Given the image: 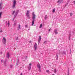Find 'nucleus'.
<instances>
[{
	"label": "nucleus",
	"instance_id": "22",
	"mask_svg": "<svg viewBox=\"0 0 75 75\" xmlns=\"http://www.w3.org/2000/svg\"><path fill=\"white\" fill-rule=\"evenodd\" d=\"M15 13V11H13V12L12 13V14H14Z\"/></svg>",
	"mask_w": 75,
	"mask_h": 75
},
{
	"label": "nucleus",
	"instance_id": "11",
	"mask_svg": "<svg viewBox=\"0 0 75 75\" xmlns=\"http://www.w3.org/2000/svg\"><path fill=\"white\" fill-rule=\"evenodd\" d=\"M55 8H54V9H53L52 12V13H55Z\"/></svg>",
	"mask_w": 75,
	"mask_h": 75
},
{
	"label": "nucleus",
	"instance_id": "1",
	"mask_svg": "<svg viewBox=\"0 0 75 75\" xmlns=\"http://www.w3.org/2000/svg\"><path fill=\"white\" fill-rule=\"evenodd\" d=\"M32 25L33 26L34 24V21H35V16H36L34 14V12H33L32 14Z\"/></svg>",
	"mask_w": 75,
	"mask_h": 75
},
{
	"label": "nucleus",
	"instance_id": "41",
	"mask_svg": "<svg viewBox=\"0 0 75 75\" xmlns=\"http://www.w3.org/2000/svg\"><path fill=\"white\" fill-rule=\"evenodd\" d=\"M67 4H68V2H67Z\"/></svg>",
	"mask_w": 75,
	"mask_h": 75
},
{
	"label": "nucleus",
	"instance_id": "26",
	"mask_svg": "<svg viewBox=\"0 0 75 75\" xmlns=\"http://www.w3.org/2000/svg\"><path fill=\"white\" fill-rule=\"evenodd\" d=\"M39 71H40V72H41V68H39Z\"/></svg>",
	"mask_w": 75,
	"mask_h": 75
},
{
	"label": "nucleus",
	"instance_id": "10",
	"mask_svg": "<svg viewBox=\"0 0 75 75\" xmlns=\"http://www.w3.org/2000/svg\"><path fill=\"white\" fill-rule=\"evenodd\" d=\"M6 57H7V58H9V57H10V55L9 54V53H7Z\"/></svg>",
	"mask_w": 75,
	"mask_h": 75
},
{
	"label": "nucleus",
	"instance_id": "38",
	"mask_svg": "<svg viewBox=\"0 0 75 75\" xmlns=\"http://www.w3.org/2000/svg\"><path fill=\"white\" fill-rule=\"evenodd\" d=\"M19 28H20V25H19Z\"/></svg>",
	"mask_w": 75,
	"mask_h": 75
},
{
	"label": "nucleus",
	"instance_id": "14",
	"mask_svg": "<svg viewBox=\"0 0 75 75\" xmlns=\"http://www.w3.org/2000/svg\"><path fill=\"white\" fill-rule=\"evenodd\" d=\"M42 24H41L40 25L39 28H41L42 27Z\"/></svg>",
	"mask_w": 75,
	"mask_h": 75
},
{
	"label": "nucleus",
	"instance_id": "35",
	"mask_svg": "<svg viewBox=\"0 0 75 75\" xmlns=\"http://www.w3.org/2000/svg\"><path fill=\"white\" fill-rule=\"evenodd\" d=\"M30 43H31V41H30L29 42Z\"/></svg>",
	"mask_w": 75,
	"mask_h": 75
},
{
	"label": "nucleus",
	"instance_id": "33",
	"mask_svg": "<svg viewBox=\"0 0 75 75\" xmlns=\"http://www.w3.org/2000/svg\"><path fill=\"white\" fill-rule=\"evenodd\" d=\"M70 38H71L70 37V36H69V40H70Z\"/></svg>",
	"mask_w": 75,
	"mask_h": 75
},
{
	"label": "nucleus",
	"instance_id": "25",
	"mask_svg": "<svg viewBox=\"0 0 75 75\" xmlns=\"http://www.w3.org/2000/svg\"><path fill=\"white\" fill-rule=\"evenodd\" d=\"M8 27H9V26H10V23H8Z\"/></svg>",
	"mask_w": 75,
	"mask_h": 75
},
{
	"label": "nucleus",
	"instance_id": "5",
	"mask_svg": "<svg viewBox=\"0 0 75 75\" xmlns=\"http://www.w3.org/2000/svg\"><path fill=\"white\" fill-rule=\"evenodd\" d=\"M31 63H30L29 65V67H28V69L29 70H30V69H31Z\"/></svg>",
	"mask_w": 75,
	"mask_h": 75
},
{
	"label": "nucleus",
	"instance_id": "2",
	"mask_svg": "<svg viewBox=\"0 0 75 75\" xmlns=\"http://www.w3.org/2000/svg\"><path fill=\"white\" fill-rule=\"evenodd\" d=\"M16 4V0H14L13 1V5L12 6L13 8H15Z\"/></svg>",
	"mask_w": 75,
	"mask_h": 75
},
{
	"label": "nucleus",
	"instance_id": "18",
	"mask_svg": "<svg viewBox=\"0 0 75 75\" xmlns=\"http://www.w3.org/2000/svg\"><path fill=\"white\" fill-rule=\"evenodd\" d=\"M45 19L46 20L47 18V15H45Z\"/></svg>",
	"mask_w": 75,
	"mask_h": 75
},
{
	"label": "nucleus",
	"instance_id": "27",
	"mask_svg": "<svg viewBox=\"0 0 75 75\" xmlns=\"http://www.w3.org/2000/svg\"><path fill=\"white\" fill-rule=\"evenodd\" d=\"M71 49H70V54H71Z\"/></svg>",
	"mask_w": 75,
	"mask_h": 75
},
{
	"label": "nucleus",
	"instance_id": "8",
	"mask_svg": "<svg viewBox=\"0 0 75 75\" xmlns=\"http://www.w3.org/2000/svg\"><path fill=\"white\" fill-rule=\"evenodd\" d=\"M2 4V2H0V9H1L2 8H3V6H1Z\"/></svg>",
	"mask_w": 75,
	"mask_h": 75
},
{
	"label": "nucleus",
	"instance_id": "16",
	"mask_svg": "<svg viewBox=\"0 0 75 75\" xmlns=\"http://www.w3.org/2000/svg\"><path fill=\"white\" fill-rule=\"evenodd\" d=\"M62 54H65V51H63L62 52Z\"/></svg>",
	"mask_w": 75,
	"mask_h": 75
},
{
	"label": "nucleus",
	"instance_id": "36",
	"mask_svg": "<svg viewBox=\"0 0 75 75\" xmlns=\"http://www.w3.org/2000/svg\"><path fill=\"white\" fill-rule=\"evenodd\" d=\"M16 24V23H15V24H14V25H15Z\"/></svg>",
	"mask_w": 75,
	"mask_h": 75
},
{
	"label": "nucleus",
	"instance_id": "20",
	"mask_svg": "<svg viewBox=\"0 0 75 75\" xmlns=\"http://www.w3.org/2000/svg\"><path fill=\"white\" fill-rule=\"evenodd\" d=\"M40 41H41V40H38V44H40Z\"/></svg>",
	"mask_w": 75,
	"mask_h": 75
},
{
	"label": "nucleus",
	"instance_id": "19",
	"mask_svg": "<svg viewBox=\"0 0 75 75\" xmlns=\"http://www.w3.org/2000/svg\"><path fill=\"white\" fill-rule=\"evenodd\" d=\"M2 14V13L0 12V18H1V16Z\"/></svg>",
	"mask_w": 75,
	"mask_h": 75
},
{
	"label": "nucleus",
	"instance_id": "7",
	"mask_svg": "<svg viewBox=\"0 0 75 75\" xmlns=\"http://www.w3.org/2000/svg\"><path fill=\"white\" fill-rule=\"evenodd\" d=\"M37 67L38 68H41V66H40V64L39 63L37 64Z\"/></svg>",
	"mask_w": 75,
	"mask_h": 75
},
{
	"label": "nucleus",
	"instance_id": "21",
	"mask_svg": "<svg viewBox=\"0 0 75 75\" xmlns=\"http://www.w3.org/2000/svg\"><path fill=\"white\" fill-rule=\"evenodd\" d=\"M73 14H72V13H70V16H72Z\"/></svg>",
	"mask_w": 75,
	"mask_h": 75
},
{
	"label": "nucleus",
	"instance_id": "34",
	"mask_svg": "<svg viewBox=\"0 0 75 75\" xmlns=\"http://www.w3.org/2000/svg\"><path fill=\"white\" fill-rule=\"evenodd\" d=\"M67 2H68V3H69V0L68 1H67Z\"/></svg>",
	"mask_w": 75,
	"mask_h": 75
},
{
	"label": "nucleus",
	"instance_id": "28",
	"mask_svg": "<svg viewBox=\"0 0 75 75\" xmlns=\"http://www.w3.org/2000/svg\"><path fill=\"white\" fill-rule=\"evenodd\" d=\"M20 75H23V73H21V74H20Z\"/></svg>",
	"mask_w": 75,
	"mask_h": 75
},
{
	"label": "nucleus",
	"instance_id": "24",
	"mask_svg": "<svg viewBox=\"0 0 75 75\" xmlns=\"http://www.w3.org/2000/svg\"><path fill=\"white\" fill-rule=\"evenodd\" d=\"M25 28H27L28 27V26H27V25H25Z\"/></svg>",
	"mask_w": 75,
	"mask_h": 75
},
{
	"label": "nucleus",
	"instance_id": "23",
	"mask_svg": "<svg viewBox=\"0 0 75 75\" xmlns=\"http://www.w3.org/2000/svg\"><path fill=\"white\" fill-rule=\"evenodd\" d=\"M46 72H50V71H49V70H47L46 71Z\"/></svg>",
	"mask_w": 75,
	"mask_h": 75
},
{
	"label": "nucleus",
	"instance_id": "6",
	"mask_svg": "<svg viewBox=\"0 0 75 75\" xmlns=\"http://www.w3.org/2000/svg\"><path fill=\"white\" fill-rule=\"evenodd\" d=\"M54 33L55 34H58V30H57V29H55L54 30Z\"/></svg>",
	"mask_w": 75,
	"mask_h": 75
},
{
	"label": "nucleus",
	"instance_id": "12",
	"mask_svg": "<svg viewBox=\"0 0 75 75\" xmlns=\"http://www.w3.org/2000/svg\"><path fill=\"white\" fill-rule=\"evenodd\" d=\"M56 57L57 58H56V59L57 60H58V54H56Z\"/></svg>",
	"mask_w": 75,
	"mask_h": 75
},
{
	"label": "nucleus",
	"instance_id": "37",
	"mask_svg": "<svg viewBox=\"0 0 75 75\" xmlns=\"http://www.w3.org/2000/svg\"><path fill=\"white\" fill-rule=\"evenodd\" d=\"M74 4H75V1H74Z\"/></svg>",
	"mask_w": 75,
	"mask_h": 75
},
{
	"label": "nucleus",
	"instance_id": "30",
	"mask_svg": "<svg viewBox=\"0 0 75 75\" xmlns=\"http://www.w3.org/2000/svg\"><path fill=\"white\" fill-rule=\"evenodd\" d=\"M47 42V41H45L44 42V43L45 44V43H46V42Z\"/></svg>",
	"mask_w": 75,
	"mask_h": 75
},
{
	"label": "nucleus",
	"instance_id": "13",
	"mask_svg": "<svg viewBox=\"0 0 75 75\" xmlns=\"http://www.w3.org/2000/svg\"><path fill=\"white\" fill-rule=\"evenodd\" d=\"M41 40V36H39V39L38 40Z\"/></svg>",
	"mask_w": 75,
	"mask_h": 75
},
{
	"label": "nucleus",
	"instance_id": "3",
	"mask_svg": "<svg viewBox=\"0 0 75 75\" xmlns=\"http://www.w3.org/2000/svg\"><path fill=\"white\" fill-rule=\"evenodd\" d=\"M26 15L28 18H30V15H29V11H27Z\"/></svg>",
	"mask_w": 75,
	"mask_h": 75
},
{
	"label": "nucleus",
	"instance_id": "4",
	"mask_svg": "<svg viewBox=\"0 0 75 75\" xmlns=\"http://www.w3.org/2000/svg\"><path fill=\"white\" fill-rule=\"evenodd\" d=\"M34 47L35 48V51H36L37 48V43H35Z\"/></svg>",
	"mask_w": 75,
	"mask_h": 75
},
{
	"label": "nucleus",
	"instance_id": "31",
	"mask_svg": "<svg viewBox=\"0 0 75 75\" xmlns=\"http://www.w3.org/2000/svg\"><path fill=\"white\" fill-rule=\"evenodd\" d=\"M17 29H18V30H19V27H18V28H17Z\"/></svg>",
	"mask_w": 75,
	"mask_h": 75
},
{
	"label": "nucleus",
	"instance_id": "29",
	"mask_svg": "<svg viewBox=\"0 0 75 75\" xmlns=\"http://www.w3.org/2000/svg\"><path fill=\"white\" fill-rule=\"evenodd\" d=\"M67 75H69V72H68V74Z\"/></svg>",
	"mask_w": 75,
	"mask_h": 75
},
{
	"label": "nucleus",
	"instance_id": "39",
	"mask_svg": "<svg viewBox=\"0 0 75 75\" xmlns=\"http://www.w3.org/2000/svg\"><path fill=\"white\" fill-rule=\"evenodd\" d=\"M1 32H2V30H1V31H0V33H1Z\"/></svg>",
	"mask_w": 75,
	"mask_h": 75
},
{
	"label": "nucleus",
	"instance_id": "40",
	"mask_svg": "<svg viewBox=\"0 0 75 75\" xmlns=\"http://www.w3.org/2000/svg\"><path fill=\"white\" fill-rule=\"evenodd\" d=\"M52 75H55L54 74H52Z\"/></svg>",
	"mask_w": 75,
	"mask_h": 75
},
{
	"label": "nucleus",
	"instance_id": "15",
	"mask_svg": "<svg viewBox=\"0 0 75 75\" xmlns=\"http://www.w3.org/2000/svg\"><path fill=\"white\" fill-rule=\"evenodd\" d=\"M3 39L4 40V42H6V38H5L4 37L3 38Z\"/></svg>",
	"mask_w": 75,
	"mask_h": 75
},
{
	"label": "nucleus",
	"instance_id": "42",
	"mask_svg": "<svg viewBox=\"0 0 75 75\" xmlns=\"http://www.w3.org/2000/svg\"><path fill=\"white\" fill-rule=\"evenodd\" d=\"M26 58H27V56H26Z\"/></svg>",
	"mask_w": 75,
	"mask_h": 75
},
{
	"label": "nucleus",
	"instance_id": "9",
	"mask_svg": "<svg viewBox=\"0 0 75 75\" xmlns=\"http://www.w3.org/2000/svg\"><path fill=\"white\" fill-rule=\"evenodd\" d=\"M62 0H59L57 2V3H61L62 2Z\"/></svg>",
	"mask_w": 75,
	"mask_h": 75
},
{
	"label": "nucleus",
	"instance_id": "32",
	"mask_svg": "<svg viewBox=\"0 0 75 75\" xmlns=\"http://www.w3.org/2000/svg\"><path fill=\"white\" fill-rule=\"evenodd\" d=\"M51 31V29H50L49 30V31Z\"/></svg>",
	"mask_w": 75,
	"mask_h": 75
},
{
	"label": "nucleus",
	"instance_id": "17",
	"mask_svg": "<svg viewBox=\"0 0 75 75\" xmlns=\"http://www.w3.org/2000/svg\"><path fill=\"white\" fill-rule=\"evenodd\" d=\"M54 73H56L57 72V70L56 69H54Z\"/></svg>",
	"mask_w": 75,
	"mask_h": 75
}]
</instances>
